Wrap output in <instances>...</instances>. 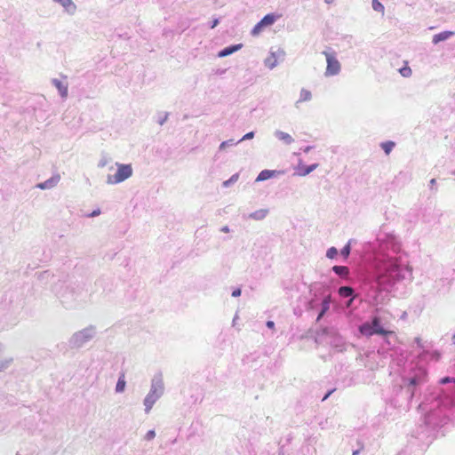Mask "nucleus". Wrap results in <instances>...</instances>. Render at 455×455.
<instances>
[{
	"mask_svg": "<svg viewBox=\"0 0 455 455\" xmlns=\"http://www.w3.org/2000/svg\"><path fill=\"white\" fill-rule=\"evenodd\" d=\"M379 323V318L374 317L371 323H364L359 327V331L364 336H371L373 334L387 335L392 333V331H385L380 327Z\"/></svg>",
	"mask_w": 455,
	"mask_h": 455,
	"instance_id": "obj_1",
	"label": "nucleus"
},
{
	"mask_svg": "<svg viewBox=\"0 0 455 455\" xmlns=\"http://www.w3.org/2000/svg\"><path fill=\"white\" fill-rule=\"evenodd\" d=\"M132 174V168L130 164H117L116 172L108 177V182L110 184H117L130 178Z\"/></svg>",
	"mask_w": 455,
	"mask_h": 455,
	"instance_id": "obj_2",
	"label": "nucleus"
},
{
	"mask_svg": "<svg viewBox=\"0 0 455 455\" xmlns=\"http://www.w3.org/2000/svg\"><path fill=\"white\" fill-rule=\"evenodd\" d=\"M323 53L326 57L327 61L325 75L331 76L339 74L340 71V63L336 58L335 52H323Z\"/></svg>",
	"mask_w": 455,
	"mask_h": 455,
	"instance_id": "obj_3",
	"label": "nucleus"
},
{
	"mask_svg": "<svg viewBox=\"0 0 455 455\" xmlns=\"http://www.w3.org/2000/svg\"><path fill=\"white\" fill-rule=\"evenodd\" d=\"M279 18V16L275 15L274 13L267 14L261 19L259 22H258L251 30V35L253 36H259L265 28L273 25L275 20Z\"/></svg>",
	"mask_w": 455,
	"mask_h": 455,
	"instance_id": "obj_4",
	"label": "nucleus"
},
{
	"mask_svg": "<svg viewBox=\"0 0 455 455\" xmlns=\"http://www.w3.org/2000/svg\"><path fill=\"white\" fill-rule=\"evenodd\" d=\"M318 167L317 164H311L309 166L299 165L297 174L299 176H306Z\"/></svg>",
	"mask_w": 455,
	"mask_h": 455,
	"instance_id": "obj_5",
	"label": "nucleus"
},
{
	"mask_svg": "<svg viewBox=\"0 0 455 455\" xmlns=\"http://www.w3.org/2000/svg\"><path fill=\"white\" fill-rule=\"evenodd\" d=\"M453 35V32L451 31H443L439 34H436L433 36V43L437 44L441 41H444L451 37Z\"/></svg>",
	"mask_w": 455,
	"mask_h": 455,
	"instance_id": "obj_6",
	"label": "nucleus"
},
{
	"mask_svg": "<svg viewBox=\"0 0 455 455\" xmlns=\"http://www.w3.org/2000/svg\"><path fill=\"white\" fill-rule=\"evenodd\" d=\"M330 303H331V296L328 295L323 299V300L322 302V310L317 316V321H319L324 315V314L329 310Z\"/></svg>",
	"mask_w": 455,
	"mask_h": 455,
	"instance_id": "obj_7",
	"label": "nucleus"
},
{
	"mask_svg": "<svg viewBox=\"0 0 455 455\" xmlns=\"http://www.w3.org/2000/svg\"><path fill=\"white\" fill-rule=\"evenodd\" d=\"M275 171L264 170L259 172L256 181H263L272 178L275 174Z\"/></svg>",
	"mask_w": 455,
	"mask_h": 455,
	"instance_id": "obj_8",
	"label": "nucleus"
},
{
	"mask_svg": "<svg viewBox=\"0 0 455 455\" xmlns=\"http://www.w3.org/2000/svg\"><path fill=\"white\" fill-rule=\"evenodd\" d=\"M240 48H241V44L227 47L219 52V57H226V56L235 52V51H237Z\"/></svg>",
	"mask_w": 455,
	"mask_h": 455,
	"instance_id": "obj_9",
	"label": "nucleus"
},
{
	"mask_svg": "<svg viewBox=\"0 0 455 455\" xmlns=\"http://www.w3.org/2000/svg\"><path fill=\"white\" fill-rule=\"evenodd\" d=\"M54 85L58 88L62 97H66L68 95V86L62 84L59 80H53Z\"/></svg>",
	"mask_w": 455,
	"mask_h": 455,
	"instance_id": "obj_10",
	"label": "nucleus"
},
{
	"mask_svg": "<svg viewBox=\"0 0 455 455\" xmlns=\"http://www.w3.org/2000/svg\"><path fill=\"white\" fill-rule=\"evenodd\" d=\"M312 99L311 92L306 89H302L300 92V96L299 100L297 101V104L300 102L308 101Z\"/></svg>",
	"mask_w": 455,
	"mask_h": 455,
	"instance_id": "obj_11",
	"label": "nucleus"
},
{
	"mask_svg": "<svg viewBox=\"0 0 455 455\" xmlns=\"http://www.w3.org/2000/svg\"><path fill=\"white\" fill-rule=\"evenodd\" d=\"M276 137L286 144H291L293 142L292 137L290 134L283 132H277Z\"/></svg>",
	"mask_w": 455,
	"mask_h": 455,
	"instance_id": "obj_12",
	"label": "nucleus"
},
{
	"mask_svg": "<svg viewBox=\"0 0 455 455\" xmlns=\"http://www.w3.org/2000/svg\"><path fill=\"white\" fill-rule=\"evenodd\" d=\"M332 270L339 275L347 276L349 273L348 268L345 266H334Z\"/></svg>",
	"mask_w": 455,
	"mask_h": 455,
	"instance_id": "obj_13",
	"label": "nucleus"
},
{
	"mask_svg": "<svg viewBox=\"0 0 455 455\" xmlns=\"http://www.w3.org/2000/svg\"><path fill=\"white\" fill-rule=\"evenodd\" d=\"M354 291L351 287L342 286L339 289V294L341 297L347 298L353 294Z\"/></svg>",
	"mask_w": 455,
	"mask_h": 455,
	"instance_id": "obj_14",
	"label": "nucleus"
},
{
	"mask_svg": "<svg viewBox=\"0 0 455 455\" xmlns=\"http://www.w3.org/2000/svg\"><path fill=\"white\" fill-rule=\"evenodd\" d=\"M394 147H395V142H393V141H386V142L381 143V148L387 155H388L392 151Z\"/></svg>",
	"mask_w": 455,
	"mask_h": 455,
	"instance_id": "obj_15",
	"label": "nucleus"
},
{
	"mask_svg": "<svg viewBox=\"0 0 455 455\" xmlns=\"http://www.w3.org/2000/svg\"><path fill=\"white\" fill-rule=\"evenodd\" d=\"M155 403V398L153 397V395H148L144 401V404L146 406V411H149L152 408L153 403Z\"/></svg>",
	"mask_w": 455,
	"mask_h": 455,
	"instance_id": "obj_16",
	"label": "nucleus"
},
{
	"mask_svg": "<svg viewBox=\"0 0 455 455\" xmlns=\"http://www.w3.org/2000/svg\"><path fill=\"white\" fill-rule=\"evenodd\" d=\"M372 8L374 11L381 12L384 14V5L379 0H372Z\"/></svg>",
	"mask_w": 455,
	"mask_h": 455,
	"instance_id": "obj_17",
	"label": "nucleus"
},
{
	"mask_svg": "<svg viewBox=\"0 0 455 455\" xmlns=\"http://www.w3.org/2000/svg\"><path fill=\"white\" fill-rule=\"evenodd\" d=\"M124 387H125L124 374H122L117 381L116 389L117 392H123L124 390Z\"/></svg>",
	"mask_w": 455,
	"mask_h": 455,
	"instance_id": "obj_18",
	"label": "nucleus"
},
{
	"mask_svg": "<svg viewBox=\"0 0 455 455\" xmlns=\"http://www.w3.org/2000/svg\"><path fill=\"white\" fill-rule=\"evenodd\" d=\"M267 211L262 209V210H259V211H257V212H253L251 214V217L256 219V220H260V219L265 218L267 216Z\"/></svg>",
	"mask_w": 455,
	"mask_h": 455,
	"instance_id": "obj_19",
	"label": "nucleus"
},
{
	"mask_svg": "<svg viewBox=\"0 0 455 455\" xmlns=\"http://www.w3.org/2000/svg\"><path fill=\"white\" fill-rule=\"evenodd\" d=\"M399 73L404 77H409L411 76V69L410 67L405 66L399 69Z\"/></svg>",
	"mask_w": 455,
	"mask_h": 455,
	"instance_id": "obj_20",
	"label": "nucleus"
},
{
	"mask_svg": "<svg viewBox=\"0 0 455 455\" xmlns=\"http://www.w3.org/2000/svg\"><path fill=\"white\" fill-rule=\"evenodd\" d=\"M337 254H338V250L335 247L329 248L326 252V256L329 259H334L337 256Z\"/></svg>",
	"mask_w": 455,
	"mask_h": 455,
	"instance_id": "obj_21",
	"label": "nucleus"
},
{
	"mask_svg": "<svg viewBox=\"0 0 455 455\" xmlns=\"http://www.w3.org/2000/svg\"><path fill=\"white\" fill-rule=\"evenodd\" d=\"M349 253H350V244L347 243L342 250H341V254L345 257V258H347L349 256Z\"/></svg>",
	"mask_w": 455,
	"mask_h": 455,
	"instance_id": "obj_22",
	"label": "nucleus"
},
{
	"mask_svg": "<svg viewBox=\"0 0 455 455\" xmlns=\"http://www.w3.org/2000/svg\"><path fill=\"white\" fill-rule=\"evenodd\" d=\"M238 179V175H233L228 180L224 181L223 186L228 187L230 183L236 181Z\"/></svg>",
	"mask_w": 455,
	"mask_h": 455,
	"instance_id": "obj_23",
	"label": "nucleus"
},
{
	"mask_svg": "<svg viewBox=\"0 0 455 455\" xmlns=\"http://www.w3.org/2000/svg\"><path fill=\"white\" fill-rule=\"evenodd\" d=\"M156 436V433L154 430H149L146 435H145V439L149 441V440H152L154 437Z\"/></svg>",
	"mask_w": 455,
	"mask_h": 455,
	"instance_id": "obj_24",
	"label": "nucleus"
},
{
	"mask_svg": "<svg viewBox=\"0 0 455 455\" xmlns=\"http://www.w3.org/2000/svg\"><path fill=\"white\" fill-rule=\"evenodd\" d=\"M450 382H455V379L450 378V377H444L441 379L440 383L441 384H446Z\"/></svg>",
	"mask_w": 455,
	"mask_h": 455,
	"instance_id": "obj_25",
	"label": "nucleus"
},
{
	"mask_svg": "<svg viewBox=\"0 0 455 455\" xmlns=\"http://www.w3.org/2000/svg\"><path fill=\"white\" fill-rule=\"evenodd\" d=\"M60 4H61L63 6L67 7L69 4H71V0H56Z\"/></svg>",
	"mask_w": 455,
	"mask_h": 455,
	"instance_id": "obj_26",
	"label": "nucleus"
},
{
	"mask_svg": "<svg viewBox=\"0 0 455 455\" xmlns=\"http://www.w3.org/2000/svg\"><path fill=\"white\" fill-rule=\"evenodd\" d=\"M254 136V133L252 132L246 133L241 140H250L252 139Z\"/></svg>",
	"mask_w": 455,
	"mask_h": 455,
	"instance_id": "obj_27",
	"label": "nucleus"
},
{
	"mask_svg": "<svg viewBox=\"0 0 455 455\" xmlns=\"http://www.w3.org/2000/svg\"><path fill=\"white\" fill-rule=\"evenodd\" d=\"M240 294H241L240 289H236L232 292V296H234V297H238V296H240Z\"/></svg>",
	"mask_w": 455,
	"mask_h": 455,
	"instance_id": "obj_28",
	"label": "nucleus"
},
{
	"mask_svg": "<svg viewBox=\"0 0 455 455\" xmlns=\"http://www.w3.org/2000/svg\"><path fill=\"white\" fill-rule=\"evenodd\" d=\"M48 183H49V181H46V182H44V183L39 184V185H38V187H39L40 188H43V189H44V188H48V187H49V186H48Z\"/></svg>",
	"mask_w": 455,
	"mask_h": 455,
	"instance_id": "obj_29",
	"label": "nucleus"
},
{
	"mask_svg": "<svg viewBox=\"0 0 455 455\" xmlns=\"http://www.w3.org/2000/svg\"><path fill=\"white\" fill-rule=\"evenodd\" d=\"M267 326L270 329H273L275 327V323L272 321L267 322Z\"/></svg>",
	"mask_w": 455,
	"mask_h": 455,
	"instance_id": "obj_30",
	"label": "nucleus"
},
{
	"mask_svg": "<svg viewBox=\"0 0 455 455\" xmlns=\"http://www.w3.org/2000/svg\"><path fill=\"white\" fill-rule=\"evenodd\" d=\"M100 213V210L93 211V212L90 214V216L94 217V216L99 215Z\"/></svg>",
	"mask_w": 455,
	"mask_h": 455,
	"instance_id": "obj_31",
	"label": "nucleus"
},
{
	"mask_svg": "<svg viewBox=\"0 0 455 455\" xmlns=\"http://www.w3.org/2000/svg\"><path fill=\"white\" fill-rule=\"evenodd\" d=\"M219 23V20L216 19L212 21V24L211 26L212 28H214Z\"/></svg>",
	"mask_w": 455,
	"mask_h": 455,
	"instance_id": "obj_32",
	"label": "nucleus"
},
{
	"mask_svg": "<svg viewBox=\"0 0 455 455\" xmlns=\"http://www.w3.org/2000/svg\"><path fill=\"white\" fill-rule=\"evenodd\" d=\"M332 392H333V390L329 391V392L325 395V396L323 398V400L327 399V398L329 397V395H330Z\"/></svg>",
	"mask_w": 455,
	"mask_h": 455,
	"instance_id": "obj_33",
	"label": "nucleus"
},
{
	"mask_svg": "<svg viewBox=\"0 0 455 455\" xmlns=\"http://www.w3.org/2000/svg\"><path fill=\"white\" fill-rule=\"evenodd\" d=\"M226 143H227V142H225V141H224V142H222V143L220 144V148H223L224 147H226Z\"/></svg>",
	"mask_w": 455,
	"mask_h": 455,
	"instance_id": "obj_34",
	"label": "nucleus"
},
{
	"mask_svg": "<svg viewBox=\"0 0 455 455\" xmlns=\"http://www.w3.org/2000/svg\"><path fill=\"white\" fill-rule=\"evenodd\" d=\"M334 1H335V0H325V2H326L327 4H331V3H333Z\"/></svg>",
	"mask_w": 455,
	"mask_h": 455,
	"instance_id": "obj_35",
	"label": "nucleus"
},
{
	"mask_svg": "<svg viewBox=\"0 0 455 455\" xmlns=\"http://www.w3.org/2000/svg\"><path fill=\"white\" fill-rule=\"evenodd\" d=\"M223 231L228 232V228H223Z\"/></svg>",
	"mask_w": 455,
	"mask_h": 455,
	"instance_id": "obj_36",
	"label": "nucleus"
},
{
	"mask_svg": "<svg viewBox=\"0 0 455 455\" xmlns=\"http://www.w3.org/2000/svg\"><path fill=\"white\" fill-rule=\"evenodd\" d=\"M411 384H415V383H416L415 379H411Z\"/></svg>",
	"mask_w": 455,
	"mask_h": 455,
	"instance_id": "obj_37",
	"label": "nucleus"
},
{
	"mask_svg": "<svg viewBox=\"0 0 455 455\" xmlns=\"http://www.w3.org/2000/svg\"><path fill=\"white\" fill-rule=\"evenodd\" d=\"M357 454H358V451H354V452H353V455H357Z\"/></svg>",
	"mask_w": 455,
	"mask_h": 455,
	"instance_id": "obj_38",
	"label": "nucleus"
},
{
	"mask_svg": "<svg viewBox=\"0 0 455 455\" xmlns=\"http://www.w3.org/2000/svg\"><path fill=\"white\" fill-rule=\"evenodd\" d=\"M453 339H455V335L453 336Z\"/></svg>",
	"mask_w": 455,
	"mask_h": 455,
	"instance_id": "obj_39",
	"label": "nucleus"
}]
</instances>
